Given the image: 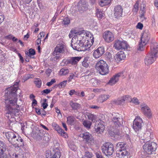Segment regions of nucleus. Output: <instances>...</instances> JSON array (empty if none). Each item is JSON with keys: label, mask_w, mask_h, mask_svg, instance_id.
Here are the masks:
<instances>
[{"label": "nucleus", "mask_w": 158, "mask_h": 158, "mask_svg": "<svg viewBox=\"0 0 158 158\" xmlns=\"http://www.w3.org/2000/svg\"><path fill=\"white\" fill-rule=\"evenodd\" d=\"M19 82V81H16L13 86L8 88L3 96L6 105L5 116L9 120L10 125L11 123L15 121V116L19 111V106L17 104V98L16 93Z\"/></svg>", "instance_id": "1"}, {"label": "nucleus", "mask_w": 158, "mask_h": 158, "mask_svg": "<svg viewBox=\"0 0 158 158\" xmlns=\"http://www.w3.org/2000/svg\"><path fill=\"white\" fill-rule=\"evenodd\" d=\"M158 56V44L154 43L151 46V52L146 56L145 63L147 65L152 64Z\"/></svg>", "instance_id": "2"}, {"label": "nucleus", "mask_w": 158, "mask_h": 158, "mask_svg": "<svg viewBox=\"0 0 158 158\" xmlns=\"http://www.w3.org/2000/svg\"><path fill=\"white\" fill-rule=\"evenodd\" d=\"M112 121L114 125L115 126L114 128L111 129V131L113 132L114 135H119L120 134V132L118 131V129H117L118 127H120L123 124V118L118 113H114L112 115L111 117Z\"/></svg>", "instance_id": "3"}, {"label": "nucleus", "mask_w": 158, "mask_h": 158, "mask_svg": "<svg viewBox=\"0 0 158 158\" xmlns=\"http://www.w3.org/2000/svg\"><path fill=\"white\" fill-rule=\"evenodd\" d=\"M109 68L106 62L102 60L98 61L95 65L96 69L102 75H105L108 73Z\"/></svg>", "instance_id": "4"}, {"label": "nucleus", "mask_w": 158, "mask_h": 158, "mask_svg": "<svg viewBox=\"0 0 158 158\" xmlns=\"http://www.w3.org/2000/svg\"><path fill=\"white\" fill-rule=\"evenodd\" d=\"M15 150L13 148L10 150V152L8 153L9 155L7 154L8 149L6 145L2 142L0 141V158H10V156L14 157V153L12 152Z\"/></svg>", "instance_id": "5"}, {"label": "nucleus", "mask_w": 158, "mask_h": 158, "mask_svg": "<svg viewBox=\"0 0 158 158\" xmlns=\"http://www.w3.org/2000/svg\"><path fill=\"white\" fill-rule=\"evenodd\" d=\"M74 40L73 38L72 39L71 46L75 50L78 51H84L88 49L89 47H88V44H84L81 40H79V42H78V40H77V41L75 43L73 42Z\"/></svg>", "instance_id": "6"}, {"label": "nucleus", "mask_w": 158, "mask_h": 158, "mask_svg": "<svg viewBox=\"0 0 158 158\" xmlns=\"http://www.w3.org/2000/svg\"><path fill=\"white\" fill-rule=\"evenodd\" d=\"M102 152L108 156H111L114 152L113 145L110 143H104L102 146Z\"/></svg>", "instance_id": "7"}, {"label": "nucleus", "mask_w": 158, "mask_h": 158, "mask_svg": "<svg viewBox=\"0 0 158 158\" xmlns=\"http://www.w3.org/2000/svg\"><path fill=\"white\" fill-rule=\"evenodd\" d=\"M143 148L145 151L148 154H151L152 152L156 150V144L154 142H148L144 144Z\"/></svg>", "instance_id": "8"}, {"label": "nucleus", "mask_w": 158, "mask_h": 158, "mask_svg": "<svg viewBox=\"0 0 158 158\" xmlns=\"http://www.w3.org/2000/svg\"><path fill=\"white\" fill-rule=\"evenodd\" d=\"M60 150L58 147H56L55 146L52 150L46 154V158H60Z\"/></svg>", "instance_id": "9"}, {"label": "nucleus", "mask_w": 158, "mask_h": 158, "mask_svg": "<svg viewBox=\"0 0 158 158\" xmlns=\"http://www.w3.org/2000/svg\"><path fill=\"white\" fill-rule=\"evenodd\" d=\"M114 47L115 49L118 50L128 49V48H129V45L126 41H121L119 40H117L115 41Z\"/></svg>", "instance_id": "10"}, {"label": "nucleus", "mask_w": 158, "mask_h": 158, "mask_svg": "<svg viewBox=\"0 0 158 158\" xmlns=\"http://www.w3.org/2000/svg\"><path fill=\"white\" fill-rule=\"evenodd\" d=\"M143 121L139 117H137L133 122V127L135 131L140 130L142 127V123Z\"/></svg>", "instance_id": "11"}, {"label": "nucleus", "mask_w": 158, "mask_h": 158, "mask_svg": "<svg viewBox=\"0 0 158 158\" xmlns=\"http://www.w3.org/2000/svg\"><path fill=\"white\" fill-rule=\"evenodd\" d=\"M10 143L13 145H16L18 147L23 146L24 145V141L23 139L17 134Z\"/></svg>", "instance_id": "12"}, {"label": "nucleus", "mask_w": 158, "mask_h": 158, "mask_svg": "<svg viewBox=\"0 0 158 158\" xmlns=\"http://www.w3.org/2000/svg\"><path fill=\"white\" fill-rule=\"evenodd\" d=\"M123 9L122 6L120 5L115 6L114 8V15L116 18H119L122 17Z\"/></svg>", "instance_id": "13"}, {"label": "nucleus", "mask_w": 158, "mask_h": 158, "mask_svg": "<svg viewBox=\"0 0 158 158\" xmlns=\"http://www.w3.org/2000/svg\"><path fill=\"white\" fill-rule=\"evenodd\" d=\"M31 134L34 137L39 140L41 139L43 135V131L40 130L37 127H34L33 128Z\"/></svg>", "instance_id": "14"}, {"label": "nucleus", "mask_w": 158, "mask_h": 158, "mask_svg": "<svg viewBox=\"0 0 158 158\" xmlns=\"http://www.w3.org/2000/svg\"><path fill=\"white\" fill-rule=\"evenodd\" d=\"M103 122L102 120L96 122L95 126V128L96 132L98 134H101L103 132L104 129L103 124H102Z\"/></svg>", "instance_id": "15"}, {"label": "nucleus", "mask_w": 158, "mask_h": 158, "mask_svg": "<svg viewBox=\"0 0 158 158\" xmlns=\"http://www.w3.org/2000/svg\"><path fill=\"white\" fill-rule=\"evenodd\" d=\"M52 126L53 128L55 129L59 134L64 138H66L68 137L67 133L64 132L63 129H61L59 127V126L55 123H52Z\"/></svg>", "instance_id": "16"}, {"label": "nucleus", "mask_w": 158, "mask_h": 158, "mask_svg": "<svg viewBox=\"0 0 158 158\" xmlns=\"http://www.w3.org/2000/svg\"><path fill=\"white\" fill-rule=\"evenodd\" d=\"M150 38V34L148 30H145L143 32L141 37V41L143 44V45H146L148 42Z\"/></svg>", "instance_id": "17"}, {"label": "nucleus", "mask_w": 158, "mask_h": 158, "mask_svg": "<svg viewBox=\"0 0 158 158\" xmlns=\"http://www.w3.org/2000/svg\"><path fill=\"white\" fill-rule=\"evenodd\" d=\"M141 110L143 114L146 116L150 117L152 116V113L150 108L146 104L140 105Z\"/></svg>", "instance_id": "18"}, {"label": "nucleus", "mask_w": 158, "mask_h": 158, "mask_svg": "<svg viewBox=\"0 0 158 158\" xmlns=\"http://www.w3.org/2000/svg\"><path fill=\"white\" fill-rule=\"evenodd\" d=\"M103 38L105 40L108 42H110L114 39L113 34L109 31H105L103 34Z\"/></svg>", "instance_id": "19"}, {"label": "nucleus", "mask_w": 158, "mask_h": 158, "mask_svg": "<svg viewBox=\"0 0 158 158\" xmlns=\"http://www.w3.org/2000/svg\"><path fill=\"white\" fill-rule=\"evenodd\" d=\"M64 52V45L62 44H58L55 48L52 54L55 56L59 55L60 53H63Z\"/></svg>", "instance_id": "20"}, {"label": "nucleus", "mask_w": 158, "mask_h": 158, "mask_svg": "<svg viewBox=\"0 0 158 158\" xmlns=\"http://www.w3.org/2000/svg\"><path fill=\"white\" fill-rule=\"evenodd\" d=\"M80 136L82 137L84 141L86 143H90L93 140L92 135L88 132H84L81 134Z\"/></svg>", "instance_id": "21"}, {"label": "nucleus", "mask_w": 158, "mask_h": 158, "mask_svg": "<svg viewBox=\"0 0 158 158\" xmlns=\"http://www.w3.org/2000/svg\"><path fill=\"white\" fill-rule=\"evenodd\" d=\"M123 72H119L114 75L109 80V84L112 85L117 82L119 77L123 76Z\"/></svg>", "instance_id": "22"}, {"label": "nucleus", "mask_w": 158, "mask_h": 158, "mask_svg": "<svg viewBox=\"0 0 158 158\" xmlns=\"http://www.w3.org/2000/svg\"><path fill=\"white\" fill-rule=\"evenodd\" d=\"M105 52L103 47L98 48L95 50L93 53L94 56L96 58H98L101 56Z\"/></svg>", "instance_id": "23"}, {"label": "nucleus", "mask_w": 158, "mask_h": 158, "mask_svg": "<svg viewBox=\"0 0 158 158\" xmlns=\"http://www.w3.org/2000/svg\"><path fill=\"white\" fill-rule=\"evenodd\" d=\"M78 8L80 11H85L88 8L87 4L84 1L81 0L78 3Z\"/></svg>", "instance_id": "24"}, {"label": "nucleus", "mask_w": 158, "mask_h": 158, "mask_svg": "<svg viewBox=\"0 0 158 158\" xmlns=\"http://www.w3.org/2000/svg\"><path fill=\"white\" fill-rule=\"evenodd\" d=\"M126 57L123 51H120L117 53L115 56V59L117 61H120L124 60Z\"/></svg>", "instance_id": "25"}, {"label": "nucleus", "mask_w": 158, "mask_h": 158, "mask_svg": "<svg viewBox=\"0 0 158 158\" xmlns=\"http://www.w3.org/2000/svg\"><path fill=\"white\" fill-rule=\"evenodd\" d=\"M16 135L12 131H8L5 133V135L6 138L10 143L14 138V137H15Z\"/></svg>", "instance_id": "26"}, {"label": "nucleus", "mask_w": 158, "mask_h": 158, "mask_svg": "<svg viewBox=\"0 0 158 158\" xmlns=\"http://www.w3.org/2000/svg\"><path fill=\"white\" fill-rule=\"evenodd\" d=\"M81 59V57H74L71 58L70 60H69L68 63L72 64L73 65H74L77 64L78 62Z\"/></svg>", "instance_id": "27"}, {"label": "nucleus", "mask_w": 158, "mask_h": 158, "mask_svg": "<svg viewBox=\"0 0 158 158\" xmlns=\"http://www.w3.org/2000/svg\"><path fill=\"white\" fill-rule=\"evenodd\" d=\"M77 122L75 118L73 116H69L67 118V123L69 125H74Z\"/></svg>", "instance_id": "28"}, {"label": "nucleus", "mask_w": 158, "mask_h": 158, "mask_svg": "<svg viewBox=\"0 0 158 158\" xmlns=\"http://www.w3.org/2000/svg\"><path fill=\"white\" fill-rule=\"evenodd\" d=\"M126 143L123 142L118 143L116 145L117 150L121 151L126 149Z\"/></svg>", "instance_id": "29"}, {"label": "nucleus", "mask_w": 158, "mask_h": 158, "mask_svg": "<svg viewBox=\"0 0 158 158\" xmlns=\"http://www.w3.org/2000/svg\"><path fill=\"white\" fill-rule=\"evenodd\" d=\"M146 5L143 4H142L140 6V9L139 11V13H140V17L141 18H143L144 19V14L145 13V9Z\"/></svg>", "instance_id": "30"}, {"label": "nucleus", "mask_w": 158, "mask_h": 158, "mask_svg": "<svg viewBox=\"0 0 158 158\" xmlns=\"http://www.w3.org/2000/svg\"><path fill=\"white\" fill-rule=\"evenodd\" d=\"M87 116L89 120H91L92 122L94 123L97 121L96 119L97 117L96 115L92 114L90 113H88Z\"/></svg>", "instance_id": "31"}, {"label": "nucleus", "mask_w": 158, "mask_h": 158, "mask_svg": "<svg viewBox=\"0 0 158 158\" xmlns=\"http://www.w3.org/2000/svg\"><path fill=\"white\" fill-rule=\"evenodd\" d=\"M111 0H101L99 2V5L101 6H107L110 4Z\"/></svg>", "instance_id": "32"}, {"label": "nucleus", "mask_w": 158, "mask_h": 158, "mask_svg": "<svg viewBox=\"0 0 158 158\" xmlns=\"http://www.w3.org/2000/svg\"><path fill=\"white\" fill-rule=\"evenodd\" d=\"M70 105L73 109L77 110L80 108V104L76 102H71L70 103Z\"/></svg>", "instance_id": "33"}, {"label": "nucleus", "mask_w": 158, "mask_h": 158, "mask_svg": "<svg viewBox=\"0 0 158 158\" xmlns=\"http://www.w3.org/2000/svg\"><path fill=\"white\" fill-rule=\"evenodd\" d=\"M83 124L85 127L89 129L92 125V123L88 120H84L83 122Z\"/></svg>", "instance_id": "34"}, {"label": "nucleus", "mask_w": 158, "mask_h": 158, "mask_svg": "<svg viewBox=\"0 0 158 158\" xmlns=\"http://www.w3.org/2000/svg\"><path fill=\"white\" fill-rule=\"evenodd\" d=\"M109 95L103 94L101 95L98 99L101 102H103L109 98Z\"/></svg>", "instance_id": "35"}, {"label": "nucleus", "mask_w": 158, "mask_h": 158, "mask_svg": "<svg viewBox=\"0 0 158 158\" xmlns=\"http://www.w3.org/2000/svg\"><path fill=\"white\" fill-rule=\"evenodd\" d=\"M35 85L38 88H40L42 84L40 78H36L34 81Z\"/></svg>", "instance_id": "36"}, {"label": "nucleus", "mask_w": 158, "mask_h": 158, "mask_svg": "<svg viewBox=\"0 0 158 158\" xmlns=\"http://www.w3.org/2000/svg\"><path fill=\"white\" fill-rule=\"evenodd\" d=\"M90 83L92 85L96 86L98 85V81L97 79L94 78H92L90 80Z\"/></svg>", "instance_id": "37"}, {"label": "nucleus", "mask_w": 158, "mask_h": 158, "mask_svg": "<svg viewBox=\"0 0 158 158\" xmlns=\"http://www.w3.org/2000/svg\"><path fill=\"white\" fill-rule=\"evenodd\" d=\"M34 77V75L31 74H26L23 78V80H24V82L27 81L29 78H33Z\"/></svg>", "instance_id": "38"}, {"label": "nucleus", "mask_w": 158, "mask_h": 158, "mask_svg": "<svg viewBox=\"0 0 158 158\" xmlns=\"http://www.w3.org/2000/svg\"><path fill=\"white\" fill-rule=\"evenodd\" d=\"M69 71L67 69H62L60 71V74L61 75H65L69 73Z\"/></svg>", "instance_id": "39"}, {"label": "nucleus", "mask_w": 158, "mask_h": 158, "mask_svg": "<svg viewBox=\"0 0 158 158\" xmlns=\"http://www.w3.org/2000/svg\"><path fill=\"white\" fill-rule=\"evenodd\" d=\"M25 54L28 56L31 57V56L34 55L35 54V50L30 48L29 49L28 52L27 51L25 52Z\"/></svg>", "instance_id": "40"}, {"label": "nucleus", "mask_w": 158, "mask_h": 158, "mask_svg": "<svg viewBox=\"0 0 158 158\" xmlns=\"http://www.w3.org/2000/svg\"><path fill=\"white\" fill-rule=\"evenodd\" d=\"M89 62L88 58L87 57L85 58L84 60L82 62V66L85 68L88 67L89 66Z\"/></svg>", "instance_id": "41"}, {"label": "nucleus", "mask_w": 158, "mask_h": 158, "mask_svg": "<svg viewBox=\"0 0 158 158\" xmlns=\"http://www.w3.org/2000/svg\"><path fill=\"white\" fill-rule=\"evenodd\" d=\"M125 101L123 96L120 99L116 101V103L118 105H122L125 103Z\"/></svg>", "instance_id": "42"}, {"label": "nucleus", "mask_w": 158, "mask_h": 158, "mask_svg": "<svg viewBox=\"0 0 158 158\" xmlns=\"http://www.w3.org/2000/svg\"><path fill=\"white\" fill-rule=\"evenodd\" d=\"M92 156V154L88 151L85 152V154L82 157L85 158H91Z\"/></svg>", "instance_id": "43"}, {"label": "nucleus", "mask_w": 158, "mask_h": 158, "mask_svg": "<svg viewBox=\"0 0 158 158\" xmlns=\"http://www.w3.org/2000/svg\"><path fill=\"white\" fill-rule=\"evenodd\" d=\"M139 2L138 1H137L135 3L134 5V8L133 9V11L134 12L136 13L138 11L139 9Z\"/></svg>", "instance_id": "44"}, {"label": "nucleus", "mask_w": 158, "mask_h": 158, "mask_svg": "<svg viewBox=\"0 0 158 158\" xmlns=\"http://www.w3.org/2000/svg\"><path fill=\"white\" fill-rule=\"evenodd\" d=\"M144 44L141 41V42L139 43V44L138 47V50L142 51L144 49V47L146 45H143Z\"/></svg>", "instance_id": "45"}, {"label": "nucleus", "mask_w": 158, "mask_h": 158, "mask_svg": "<svg viewBox=\"0 0 158 158\" xmlns=\"http://www.w3.org/2000/svg\"><path fill=\"white\" fill-rule=\"evenodd\" d=\"M70 23V20L69 18L68 17L65 18L63 19L62 22V24L64 25H68Z\"/></svg>", "instance_id": "46"}, {"label": "nucleus", "mask_w": 158, "mask_h": 158, "mask_svg": "<svg viewBox=\"0 0 158 158\" xmlns=\"http://www.w3.org/2000/svg\"><path fill=\"white\" fill-rule=\"evenodd\" d=\"M96 15L97 17L100 19H102V18L104 16V15L102 12L98 10H97V12H96Z\"/></svg>", "instance_id": "47"}, {"label": "nucleus", "mask_w": 158, "mask_h": 158, "mask_svg": "<svg viewBox=\"0 0 158 158\" xmlns=\"http://www.w3.org/2000/svg\"><path fill=\"white\" fill-rule=\"evenodd\" d=\"M131 102L133 103L135 105H139V102L138 100V99L135 97H134L132 98H131Z\"/></svg>", "instance_id": "48"}, {"label": "nucleus", "mask_w": 158, "mask_h": 158, "mask_svg": "<svg viewBox=\"0 0 158 158\" xmlns=\"http://www.w3.org/2000/svg\"><path fill=\"white\" fill-rule=\"evenodd\" d=\"M121 151V155H122V156L124 157L126 156H127L128 154V152L126 150V149L123 150Z\"/></svg>", "instance_id": "49"}, {"label": "nucleus", "mask_w": 158, "mask_h": 158, "mask_svg": "<svg viewBox=\"0 0 158 158\" xmlns=\"http://www.w3.org/2000/svg\"><path fill=\"white\" fill-rule=\"evenodd\" d=\"M67 82V80L61 82L58 85L59 86V87H60V86L61 88L64 87L65 86V85L66 84Z\"/></svg>", "instance_id": "50"}, {"label": "nucleus", "mask_w": 158, "mask_h": 158, "mask_svg": "<svg viewBox=\"0 0 158 158\" xmlns=\"http://www.w3.org/2000/svg\"><path fill=\"white\" fill-rule=\"evenodd\" d=\"M124 98V100L125 101H127L128 102H131V98L130 97V96L128 95H127L125 96H123Z\"/></svg>", "instance_id": "51"}, {"label": "nucleus", "mask_w": 158, "mask_h": 158, "mask_svg": "<svg viewBox=\"0 0 158 158\" xmlns=\"http://www.w3.org/2000/svg\"><path fill=\"white\" fill-rule=\"evenodd\" d=\"M14 153V158H23L24 157V155L23 154H16Z\"/></svg>", "instance_id": "52"}, {"label": "nucleus", "mask_w": 158, "mask_h": 158, "mask_svg": "<svg viewBox=\"0 0 158 158\" xmlns=\"http://www.w3.org/2000/svg\"><path fill=\"white\" fill-rule=\"evenodd\" d=\"M95 155L97 158H104L102 155V153L100 151H98L95 153Z\"/></svg>", "instance_id": "53"}, {"label": "nucleus", "mask_w": 158, "mask_h": 158, "mask_svg": "<svg viewBox=\"0 0 158 158\" xmlns=\"http://www.w3.org/2000/svg\"><path fill=\"white\" fill-rule=\"evenodd\" d=\"M69 148L73 151H75L77 149L76 146L73 143H71L69 145Z\"/></svg>", "instance_id": "54"}, {"label": "nucleus", "mask_w": 158, "mask_h": 158, "mask_svg": "<svg viewBox=\"0 0 158 158\" xmlns=\"http://www.w3.org/2000/svg\"><path fill=\"white\" fill-rule=\"evenodd\" d=\"M70 31L71 32V33H72L73 34L80 35L81 33V32L74 30H72Z\"/></svg>", "instance_id": "55"}, {"label": "nucleus", "mask_w": 158, "mask_h": 158, "mask_svg": "<svg viewBox=\"0 0 158 158\" xmlns=\"http://www.w3.org/2000/svg\"><path fill=\"white\" fill-rule=\"evenodd\" d=\"M44 108L40 109V113L41 114H40V115H46V112L44 110Z\"/></svg>", "instance_id": "56"}, {"label": "nucleus", "mask_w": 158, "mask_h": 158, "mask_svg": "<svg viewBox=\"0 0 158 158\" xmlns=\"http://www.w3.org/2000/svg\"><path fill=\"white\" fill-rule=\"evenodd\" d=\"M143 27V24L140 23H139L136 26L137 28L140 29H142Z\"/></svg>", "instance_id": "57"}, {"label": "nucleus", "mask_w": 158, "mask_h": 158, "mask_svg": "<svg viewBox=\"0 0 158 158\" xmlns=\"http://www.w3.org/2000/svg\"><path fill=\"white\" fill-rule=\"evenodd\" d=\"M121 151L120 150H117L116 152V156L119 157H122V155H121Z\"/></svg>", "instance_id": "58"}, {"label": "nucleus", "mask_w": 158, "mask_h": 158, "mask_svg": "<svg viewBox=\"0 0 158 158\" xmlns=\"http://www.w3.org/2000/svg\"><path fill=\"white\" fill-rule=\"evenodd\" d=\"M85 74H86V75H85V77L86 78V77H87L88 76H91L92 74V73L89 70H88L86 71V72H85Z\"/></svg>", "instance_id": "59"}, {"label": "nucleus", "mask_w": 158, "mask_h": 158, "mask_svg": "<svg viewBox=\"0 0 158 158\" xmlns=\"http://www.w3.org/2000/svg\"><path fill=\"white\" fill-rule=\"evenodd\" d=\"M52 90H50L48 89H46L42 91V92L45 94H48L49 93L52 91Z\"/></svg>", "instance_id": "60"}, {"label": "nucleus", "mask_w": 158, "mask_h": 158, "mask_svg": "<svg viewBox=\"0 0 158 158\" xmlns=\"http://www.w3.org/2000/svg\"><path fill=\"white\" fill-rule=\"evenodd\" d=\"M76 76L74 75L73 74H71L70 75L69 77L68 78L69 80L68 81L70 82L71 80L73 79L74 77H75Z\"/></svg>", "instance_id": "61"}, {"label": "nucleus", "mask_w": 158, "mask_h": 158, "mask_svg": "<svg viewBox=\"0 0 158 158\" xmlns=\"http://www.w3.org/2000/svg\"><path fill=\"white\" fill-rule=\"evenodd\" d=\"M17 54L19 57L20 61H21L22 63H23L24 61V60L23 57L22 56L20 53H18Z\"/></svg>", "instance_id": "62"}, {"label": "nucleus", "mask_w": 158, "mask_h": 158, "mask_svg": "<svg viewBox=\"0 0 158 158\" xmlns=\"http://www.w3.org/2000/svg\"><path fill=\"white\" fill-rule=\"evenodd\" d=\"M51 72L52 70L50 69H48L46 71V73L48 76H50Z\"/></svg>", "instance_id": "63"}, {"label": "nucleus", "mask_w": 158, "mask_h": 158, "mask_svg": "<svg viewBox=\"0 0 158 158\" xmlns=\"http://www.w3.org/2000/svg\"><path fill=\"white\" fill-rule=\"evenodd\" d=\"M48 106V104L47 103H43L42 104V106H43L44 109H46Z\"/></svg>", "instance_id": "64"}]
</instances>
